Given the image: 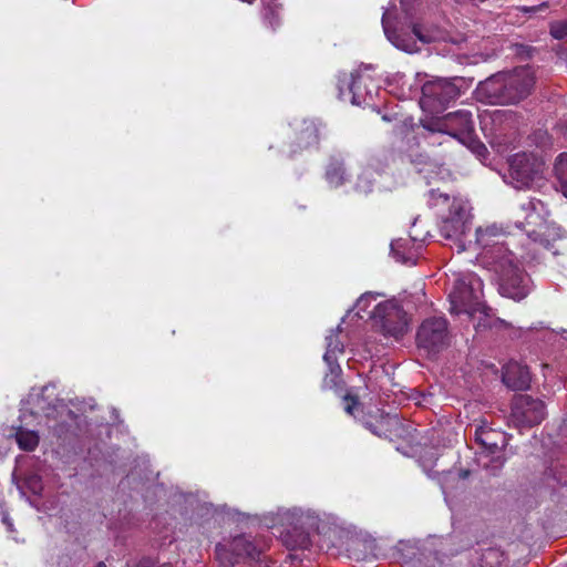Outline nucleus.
<instances>
[{
	"mask_svg": "<svg viewBox=\"0 0 567 567\" xmlns=\"http://www.w3.org/2000/svg\"><path fill=\"white\" fill-rule=\"evenodd\" d=\"M475 441L482 446V451L478 453V455H482V460L491 454L504 453V449L507 445L505 433L496 431L486 424L476 427Z\"/></svg>",
	"mask_w": 567,
	"mask_h": 567,
	"instance_id": "obj_11",
	"label": "nucleus"
},
{
	"mask_svg": "<svg viewBox=\"0 0 567 567\" xmlns=\"http://www.w3.org/2000/svg\"><path fill=\"white\" fill-rule=\"evenodd\" d=\"M535 83V72L529 66H520L512 72L494 74L480 82L476 95L486 104L514 105L532 94Z\"/></svg>",
	"mask_w": 567,
	"mask_h": 567,
	"instance_id": "obj_2",
	"label": "nucleus"
},
{
	"mask_svg": "<svg viewBox=\"0 0 567 567\" xmlns=\"http://www.w3.org/2000/svg\"><path fill=\"white\" fill-rule=\"evenodd\" d=\"M515 53L516 55L520 56L522 59H528L532 56V53L534 51V49L529 45H525V44H515Z\"/></svg>",
	"mask_w": 567,
	"mask_h": 567,
	"instance_id": "obj_36",
	"label": "nucleus"
},
{
	"mask_svg": "<svg viewBox=\"0 0 567 567\" xmlns=\"http://www.w3.org/2000/svg\"><path fill=\"white\" fill-rule=\"evenodd\" d=\"M2 523L8 527L9 530H12L13 524L7 512H2Z\"/></svg>",
	"mask_w": 567,
	"mask_h": 567,
	"instance_id": "obj_40",
	"label": "nucleus"
},
{
	"mask_svg": "<svg viewBox=\"0 0 567 567\" xmlns=\"http://www.w3.org/2000/svg\"><path fill=\"white\" fill-rule=\"evenodd\" d=\"M429 195L432 205H439L440 200H442L444 204L450 202V195L446 193H441L437 189H431Z\"/></svg>",
	"mask_w": 567,
	"mask_h": 567,
	"instance_id": "obj_35",
	"label": "nucleus"
},
{
	"mask_svg": "<svg viewBox=\"0 0 567 567\" xmlns=\"http://www.w3.org/2000/svg\"><path fill=\"white\" fill-rule=\"evenodd\" d=\"M415 342L429 357L443 351L450 343L447 320L442 317L425 319L416 331Z\"/></svg>",
	"mask_w": 567,
	"mask_h": 567,
	"instance_id": "obj_7",
	"label": "nucleus"
},
{
	"mask_svg": "<svg viewBox=\"0 0 567 567\" xmlns=\"http://www.w3.org/2000/svg\"><path fill=\"white\" fill-rule=\"evenodd\" d=\"M503 554L494 548L486 549L482 555L484 567H496L502 561Z\"/></svg>",
	"mask_w": 567,
	"mask_h": 567,
	"instance_id": "obj_29",
	"label": "nucleus"
},
{
	"mask_svg": "<svg viewBox=\"0 0 567 567\" xmlns=\"http://www.w3.org/2000/svg\"><path fill=\"white\" fill-rule=\"evenodd\" d=\"M292 518L296 520V526L293 530L298 533V540H296L295 546L300 548H306L309 546V535L311 532L320 533V522L319 516L310 511H293Z\"/></svg>",
	"mask_w": 567,
	"mask_h": 567,
	"instance_id": "obj_12",
	"label": "nucleus"
},
{
	"mask_svg": "<svg viewBox=\"0 0 567 567\" xmlns=\"http://www.w3.org/2000/svg\"><path fill=\"white\" fill-rule=\"evenodd\" d=\"M522 210L525 213V224L535 227L543 226L549 215L547 204L535 197L524 203Z\"/></svg>",
	"mask_w": 567,
	"mask_h": 567,
	"instance_id": "obj_16",
	"label": "nucleus"
},
{
	"mask_svg": "<svg viewBox=\"0 0 567 567\" xmlns=\"http://www.w3.org/2000/svg\"><path fill=\"white\" fill-rule=\"evenodd\" d=\"M447 127V135L466 143L471 135L474 133V122L472 113L468 111L460 110L445 115Z\"/></svg>",
	"mask_w": 567,
	"mask_h": 567,
	"instance_id": "obj_13",
	"label": "nucleus"
},
{
	"mask_svg": "<svg viewBox=\"0 0 567 567\" xmlns=\"http://www.w3.org/2000/svg\"><path fill=\"white\" fill-rule=\"evenodd\" d=\"M482 280L475 275H468L455 281L454 289L450 293L451 310L473 316L476 312L484 317L480 319L478 327L488 329L507 328L509 323L495 317L493 309L481 301Z\"/></svg>",
	"mask_w": 567,
	"mask_h": 567,
	"instance_id": "obj_3",
	"label": "nucleus"
},
{
	"mask_svg": "<svg viewBox=\"0 0 567 567\" xmlns=\"http://www.w3.org/2000/svg\"><path fill=\"white\" fill-rule=\"evenodd\" d=\"M341 374V367H336L333 370L328 371L322 380V388L334 391L341 390L343 386Z\"/></svg>",
	"mask_w": 567,
	"mask_h": 567,
	"instance_id": "obj_27",
	"label": "nucleus"
},
{
	"mask_svg": "<svg viewBox=\"0 0 567 567\" xmlns=\"http://www.w3.org/2000/svg\"><path fill=\"white\" fill-rule=\"evenodd\" d=\"M410 243H411L410 239H403V238L392 240L391 252L398 261H400L402 264L411 262L412 265H414L415 261H414L413 256L405 254V249L410 245Z\"/></svg>",
	"mask_w": 567,
	"mask_h": 567,
	"instance_id": "obj_25",
	"label": "nucleus"
},
{
	"mask_svg": "<svg viewBox=\"0 0 567 567\" xmlns=\"http://www.w3.org/2000/svg\"><path fill=\"white\" fill-rule=\"evenodd\" d=\"M547 8V3L546 2H543L542 4L539 6H536V7H522V11L523 12H537L542 9H545Z\"/></svg>",
	"mask_w": 567,
	"mask_h": 567,
	"instance_id": "obj_39",
	"label": "nucleus"
},
{
	"mask_svg": "<svg viewBox=\"0 0 567 567\" xmlns=\"http://www.w3.org/2000/svg\"><path fill=\"white\" fill-rule=\"evenodd\" d=\"M372 318L385 336L398 339L408 331L406 313L394 300L379 303L373 310Z\"/></svg>",
	"mask_w": 567,
	"mask_h": 567,
	"instance_id": "obj_9",
	"label": "nucleus"
},
{
	"mask_svg": "<svg viewBox=\"0 0 567 567\" xmlns=\"http://www.w3.org/2000/svg\"><path fill=\"white\" fill-rule=\"evenodd\" d=\"M332 339L333 337H327V350L323 355V360L328 365V371L333 370L336 367H340L337 360V355L332 354Z\"/></svg>",
	"mask_w": 567,
	"mask_h": 567,
	"instance_id": "obj_32",
	"label": "nucleus"
},
{
	"mask_svg": "<svg viewBox=\"0 0 567 567\" xmlns=\"http://www.w3.org/2000/svg\"><path fill=\"white\" fill-rule=\"evenodd\" d=\"M503 383L513 391H524L530 385V373L527 365L511 361L503 368Z\"/></svg>",
	"mask_w": 567,
	"mask_h": 567,
	"instance_id": "obj_14",
	"label": "nucleus"
},
{
	"mask_svg": "<svg viewBox=\"0 0 567 567\" xmlns=\"http://www.w3.org/2000/svg\"><path fill=\"white\" fill-rule=\"evenodd\" d=\"M504 181L516 189H529L543 179L544 162L533 153H517L508 157Z\"/></svg>",
	"mask_w": 567,
	"mask_h": 567,
	"instance_id": "obj_6",
	"label": "nucleus"
},
{
	"mask_svg": "<svg viewBox=\"0 0 567 567\" xmlns=\"http://www.w3.org/2000/svg\"><path fill=\"white\" fill-rule=\"evenodd\" d=\"M546 416L545 403L528 394H517L511 404L509 423L516 429L533 427Z\"/></svg>",
	"mask_w": 567,
	"mask_h": 567,
	"instance_id": "obj_8",
	"label": "nucleus"
},
{
	"mask_svg": "<svg viewBox=\"0 0 567 567\" xmlns=\"http://www.w3.org/2000/svg\"><path fill=\"white\" fill-rule=\"evenodd\" d=\"M389 424H390V420L381 417L375 423L365 422V427H368L373 434H375L380 437H382V436L386 437L388 434H386L385 426H388Z\"/></svg>",
	"mask_w": 567,
	"mask_h": 567,
	"instance_id": "obj_31",
	"label": "nucleus"
},
{
	"mask_svg": "<svg viewBox=\"0 0 567 567\" xmlns=\"http://www.w3.org/2000/svg\"><path fill=\"white\" fill-rule=\"evenodd\" d=\"M446 118L443 116L436 121H430L423 124V127L430 132H439L447 134V127H445Z\"/></svg>",
	"mask_w": 567,
	"mask_h": 567,
	"instance_id": "obj_33",
	"label": "nucleus"
},
{
	"mask_svg": "<svg viewBox=\"0 0 567 567\" xmlns=\"http://www.w3.org/2000/svg\"><path fill=\"white\" fill-rule=\"evenodd\" d=\"M43 498H38V497H34V498H28V501H30V504L34 507H38L39 504H40V501H42Z\"/></svg>",
	"mask_w": 567,
	"mask_h": 567,
	"instance_id": "obj_42",
	"label": "nucleus"
},
{
	"mask_svg": "<svg viewBox=\"0 0 567 567\" xmlns=\"http://www.w3.org/2000/svg\"><path fill=\"white\" fill-rule=\"evenodd\" d=\"M352 102L355 103V94L352 96Z\"/></svg>",
	"mask_w": 567,
	"mask_h": 567,
	"instance_id": "obj_45",
	"label": "nucleus"
},
{
	"mask_svg": "<svg viewBox=\"0 0 567 567\" xmlns=\"http://www.w3.org/2000/svg\"><path fill=\"white\" fill-rule=\"evenodd\" d=\"M344 161L342 158L331 156L326 168V179L333 187L343 185L347 181Z\"/></svg>",
	"mask_w": 567,
	"mask_h": 567,
	"instance_id": "obj_18",
	"label": "nucleus"
},
{
	"mask_svg": "<svg viewBox=\"0 0 567 567\" xmlns=\"http://www.w3.org/2000/svg\"><path fill=\"white\" fill-rule=\"evenodd\" d=\"M95 567H106V565L103 561H100L95 565Z\"/></svg>",
	"mask_w": 567,
	"mask_h": 567,
	"instance_id": "obj_44",
	"label": "nucleus"
},
{
	"mask_svg": "<svg viewBox=\"0 0 567 567\" xmlns=\"http://www.w3.org/2000/svg\"><path fill=\"white\" fill-rule=\"evenodd\" d=\"M464 144L467 145L481 161H485L489 155L487 147L474 136V133Z\"/></svg>",
	"mask_w": 567,
	"mask_h": 567,
	"instance_id": "obj_28",
	"label": "nucleus"
},
{
	"mask_svg": "<svg viewBox=\"0 0 567 567\" xmlns=\"http://www.w3.org/2000/svg\"><path fill=\"white\" fill-rule=\"evenodd\" d=\"M16 441L21 450L31 452L38 447L40 437L38 432L20 426L16 432Z\"/></svg>",
	"mask_w": 567,
	"mask_h": 567,
	"instance_id": "obj_23",
	"label": "nucleus"
},
{
	"mask_svg": "<svg viewBox=\"0 0 567 567\" xmlns=\"http://www.w3.org/2000/svg\"><path fill=\"white\" fill-rule=\"evenodd\" d=\"M359 79V76H355L354 74H351V81L349 83L350 91H353V86L355 84V80Z\"/></svg>",
	"mask_w": 567,
	"mask_h": 567,
	"instance_id": "obj_43",
	"label": "nucleus"
},
{
	"mask_svg": "<svg viewBox=\"0 0 567 567\" xmlns=\"http://www.w3.org/2000/svg\"><path fill=\"white\" fill-rule=\"evenodd\" d=\"M371 297V295L369 293H365V295H362L359 300H358V306H361L363 302H365L369 298Z\"/></svg>",
	"mask_w": 567,
	"mask_h": 567,
	"instance_id": "obj_41",
	"label": "nucleus"
},
{
	"mask_svg": "<svg viewBox=\"0 0 567 567\" xmlns=\"http://www.w3.org/2000/svg\"><path fill=\"white\" fill-rule=\"evenodd\" d=\"M412 163L415 165V166H419V165H429L431 167H437V166H441L443 164V161L442 158L440 159H430L427 156H425L424 154H417L415 155V157L412 159Z\"/></svg>",
	"mask_w": 567,
	"mask_h": 567,
	"instance_id": "obj_34",
	"label": "nucleus"
},
{
	"mask_svg": "<svg viewBox=\"0 0 567 567\" xmlns=\"http://www.w3.org/2000/svg\"><path fill=\"white\" fill-rule=\"evenodd\" d=\"M382 27L388 40L398 49L408 52L416 53L421 49L416 44L414 38L409 34H402L391 27L389 13L384 12L382 17Z\"/></svg>",
	"mask_w": 567,
	"mask_h": 567,
	"instance_id": "obj_15",
	"label": "nucleus"
},
{
	"mask_svg": "<svg viewBox=\"0 0 567 567\" xmlns=\"http://www.w3.org/2000/svg\"><path fill=\"white\" fill-rule=\"evenodd\" d=\"M549 33L556 40L565 39L567 37V19L551 22Z\"/></svg>",
	"mask_w": 567,
	"mask_h": 567,
	"instance_id": "obj_30",
	"label": "nucleus"
},
{
	"mask_svg": "<svg viewBox=\"0 0 567 567\" xmlns=\"http://www.w3.org/2000/svg\"><path fill=\"white\" fill-rule=\"evenodd\" d=\"M470 230L468 214L461 203L453 202L450 207V215L441 225L440 231L443 238L453 240L457 251L466 249V234Z\"/></svg>",
	"mask_w": 567,
	"mask_h": 567,
	"instance_id": "obj_10",
	"label": "nucleus"
},
{
	"mask_svg": "<svg viewBox=\"0 0 567 567\" xmlns=\"http://www.w3.org/2000/svg\"><path fill=\"white\" fill-rule=\"evenodd\" d=\"M464 82L460 76L426 81L422 85L421 107L431 114L443 112L451 102L460 97Z\"/></svg>",
	"mask_w": 567,
	"mask_h": 567,
	"instance_id": "obj_5",
	"label": "nucleus"
},
{
	"mask_svg": "<svg viewBox=\"0 0 567 567\" xmlns=\"http://www.w3.org/2000/svg\"><path fill=\"white\" fill-rule=\"evenodd\" d=\"M554 174L559 189L567 198V152L560 153L554 163Z\"/></svg>",
	"mask_w": 567,
	"mask_h": 567,
	"instance_id": "obj_24",
	"label": "nucleus"
},
{
	"mask_svg": "<svg viewBox=\"0 0 567 567\" xmlns=\"http://www.w3.org/2000/svg\"><path fill=\"white\" fill-rule=\"evenodd\" d=\"M495 235V228H477L476 243L485 249L483 257L497 276L501 295L519 301L532 290L530 277L518 266L516 258L507 248L498 243L491 244L489 237Z\"/></svg>",
	"mask_w": 567,
	"mask_h": 567,
	"instance_id": "obj_1",
	"label": "nucleus"
},
{
	"mask_svg": "<svg viewBox=\"0 0 567 567\" xmlns=\"http://www.w3.org/2000/svg\"><path fill=\"white\" fill-rule=\"evenodd\" d=\"M231 549L236 553V556L241 558L256 559L259 556V551L254 543L246 536H237L230 542Z\"/></svg>",
	"mask_w": 567,
	"mask_h": 567,
	"instance_id": "obj_21",
	"label": "nucleus"
},
{
	"mask_svg": "<svg viewBox=\"0 0 567 567\" xmlns=\"http://www.w3.org/2000/svg\"><path fill=\"white\" fill-rule=\"evenodd\" d=\"M477 462L489 476H498L506 463V456L505 453H496L485 456L482 461V455H478Z\"/></svg>",
	"mask_w": 567,
	"mask_h": 567,
	"instance_id": "obj_22",
	"label": "nucleus"
},
{
	"mask_svg": "<svg viewBox=\"0 0 567 567\" xmlns=\"http://www.w3.org/2000/svg\"><path fill=\"white\" fill-rule=\"evenodd\" d=\"M215 551L216 558L223 567H230L239 560V557H237L236 553L231 549L230 543L228 545L218 544Z\"/></svg>",
	"mask_w": 567,
	"mask_h": 567,
	"instance_id": "obj_26",
	"label": "nucleus"
},
{
	"mask_svg": "<svg viewBox=\"0 0 567 567\" xmlns=\"http://www.w3.org/2000/svg\"><path fill=\"white\" fill-rule=\"evenodd\" d=\"M343 400L347 402L344 410L349 414H353V410L359 405V401L357 396L347 394L343 396Z\"/></svg>",
	"mask_w": 567,
	"mask_h": 567,
	"instance_id": "obj_37",
	"label": "nucleus"
},
{
	"mask_svg": "<svg viewBox=\"0 0 567 567\" xmlns=\"http://www.w3.org/2000/svg\"><path fill=\"white\" fill-rule=\"evenodd\" d=\"M28 404L32 414H43L53 424L49 427L59 437L65 436L78 424V415L59 400L53 384L33 389L29 394Z\"/></svg>",
	"mask_w": 567,
	"mask_h": 567,
	"instance_id": "obj_4",
	"label": "nucleus"
},
{
	"mask_svg": "<svg viewBox=\"0 0 567 567\" xmlns=\"http://www.w3.org/2000/svg\"><path fill=\"white\" fill-rule=\"evenodd\" d=\"M330 337H333L332 339V354H336L337 352H343V344L338 340L336 334H331Z\"/></svg>",
	"mask_w": 567,
	"mask_h": 567,
	"instance_id": "obj_38",
	"label": "nucleus"
},
{
	"mask_svg": "<svg viewBox=\"0 0 567 567\" xmlns=\"http://www.w3.org/2000/svg\"><path fill=\"white\" fill-rule=\"evenodd\" d=\"M470 475V470L460 468L444 472L439 478L443 494L447 495L453 492L463 491L466 486V481Z\"/></svg>",
	"mask_w": 567,
	"mask_h": 567,
	"instance_id": "obj_17",
	"label": "nucleus"
},
{
	"mask_svg": "<svg viewBox=\"0 0 567 567\" xmlns=\"http://www.w3.org/2000/svg\"><path fill=\"white\" fill-rule=\"evenodd\" d=\"M319 144V126L315 121H303L298 133V146L307 148Z\"/></svg>",
	"mask_w": 567,
	"mask_h": 567,
	"instance_id": "obj_19",
	"label": "nucleus"
},
{
	"mask_svg": "<svg viewBox=\"0 0 567 567\" xmlns=\"http://www.w3.org/2000/svg\"><path fill=\"white\" fill-rule=\"evenodd\" d=\"M412 33L422 44H432L446 40L445 32L439 28H425L414 24Z\"/></svg>",
	"mask_w": 567,
	"mask_h": 567,
	"instance_id": "obj_20",
	"label": "nucleus"
}]
</instances>
